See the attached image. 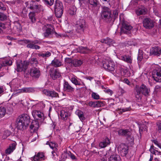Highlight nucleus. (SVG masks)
Here are the masks:
<instances>
[{
  "mask_svg": "<svg viewBox=\"0 0 161 161\" xmlns=\"http://www.w3.org/2000/svg\"><path fill=\"white\" fill-rule=\"evenodd\" d=\"M64 90L72 93L74 91V88L72 87L67 81H65L63 85Z\"/></svg>",
  "mask_w": 161,
  "mask_h": 161,
  "instance_id": "412c9836",
  "label": "nucleus"
},
{
  "mask_svg": "<svg viewBox=\"0 0 161 161\" xmlns=\"http://www.w3.org/2000/svg\"><path fill=\"white\" fill-rule=\"evenodd\" d=\"M127 44L130 46L133 45L134 46L137 45V43L136 42V40L135 39H133L130 41H128L127 42Z\"/></svg>",
  "mask_w": 161,
  "mask_h": 161,
  "instance_id": "09e8293b",
  "label": "nucleus"
},
{
  "mask_svg": "<svg viewBox=\"0 0 161 161\" xmlns=\"http://www.w3.org/2000/svg\"><path fill=\"white\" fill-rule=\"evenodd\" d=\"M154 22L149 18L145 19L143 21V25L146 29H150L153 27Z\"/></svg>",
  "mask_w": 161,
  "mask_h": 161,
  "instance_id": "ddd939ff",
  "label": "nucleus"
},
{
  "mask_svg": "<svg viewBox=\"0 0 161 161\" xmlns=\"http://www.w3.org/2000/svg\"><path fill=\"white\" fill-rule=\"evenodd\" d=\"M147 58L146 57L143 55V52L142 50H139V51L137 59L138 61H141L142 59L143 58Z\"/></svg>",
  "mask_w": 161,
  "mask_h": 161,
  "instance_id": "4c0bfd02",
  "label": "nucleus"
},
{
  "mask_svg": "<svg viewBox=\"0 0 161 161\" xmlns=\"http://www.w3.org/2000/svg\"><path fill=\"white\" fill-rule=\"evenodd\" d=\"M146 9L144 8H139L136 11V13L137 15L145 14L146 13Z\"/></svg>",
  "mask_w": 161,
  "mask_h": 161,
  "instance_id": "58836bf2",
  "label": "nucleus"
},
{
  "mask_svg": "<svg viewBox=\"0 0 161 161\" xmlns=\"http://www.w3.org/2000/svg\"><path fill=\"white\" fill-rule=\"evenodd\" d=\"M153 148L154 146H151L149 150L150 151L151 153L156 155V153H155V150Z\"/></svg>",
  "mask_w": 161,
  "mask_h": 161,
  "instance_id": "052dcab7",
  "label": "nucleus"
},
{
  "mask_svg": "<svg viewBox=\"0 0 161 161\" xmlns=\"http://www.w3.org/2000/svg\"><path fill=\"white\" fill-rule=\"evenodd\" d=\"M153 142L159 147L161 148V144L159 143L156 140H154L153 141Z\"/></svg>",
  "mask_w": 161,
  "mask_h": 161,
  "instance_id": "680f3d73",
  "label": "nucleus"
},
{
  "mask_svg": "<svg viewBox=\"0 0 161 161\" xmlns=\"http://www.w3.org/2000/svg\"><path fill=\"white\" fill-rule=\"evenodd\" d=\"M44 53L46 58L48 57L51 55V53L48 51H47Z\"/></svg>",
  "mask_w": 161,
  "mask_h": 161,
  "instance_id": "774afa93",
  "label": "nucleus"
},
{
  "mask_svg": "<svg viewBox=\"0 0 161 161\" xmlns=\"http://www.w3.org/2000/svg\"><path fill=\"white\" fill-rule=\"evenodd\" d=\"M123 82L127 84L128 85H130V83L129 81L127 79V78H125L124 80H123Z\"/></svg>",
  "mask_w": 161,
  "mask_h": 161,
  "instance_id": "0e129e2a",
  "label": "nucleus"
},
{
  "mask_svg": "<svg viewBox=\"0 0 161 161\" xmlns=\"http://www.w3.org/2000/svg\"><path fill=\"white\" fill-rule=\"evenodd\" d=\"M2 64L3 65V67L7 65H11L12 64V61L9 60L8 61H6L5 63H3Z\"/></svg>",
  "mask_w": 161,
  "mask_h": 161,
  "instance_id": "13d9d810",
  "label": "nucleus"
},
{
  "mask_svg": "<svg viewBox=\"0 0 161 161\" xmlns=\"http://www.w3.org/2000/svg\"><path fill=\"white\" fill-rule=\"evenodd\" d=\"M16 145L17 143L15 142L10 144L8 147L5 150L6 154L9 155L12 153L15 149Z\"/></svg>",
  "mask_w": 161,
  "mask_h": 161,
  "instance_id": "6ab92c4d",
  "label": "nucleus"
},
{
  "mask_svg": "<svg viewBox=\"0 0 161 161\" xmlns=\"http://www.w3.org/2000/svg\"><path fill=\"white\" fill-rule=\"evenodd\" d=\"M130 109V108H127L122 109H120L119 110L118 113L119 114H121L123 112L129 111Z\"/></svg>",
  "mask_w": 161,
  "mask_h": 161,
  "instance_id": "864d4df0",
  "label": "nucleus"
},
{
  "mask_svg": "<svg viewBox=\"0 0 161 161\" xmlns=\"http://www.w3.org/2000/svg\"><path fill=\"white\" fill-rule=\"evenodd\" d=\"M76 8L75 6L71 7L68 11L69 13L71 15H74L76 14Z\"/></svg>",
  "mask_w": 161,
  "mask_h": 161,
  "instance_id": "a19ab883",
  "label": "nucleus"
},
{
  "mask_svg": "<svg viewBox=\"0 0 161 161\" xmlns=\"http://www.w3.org/2000/svg\"><path fill=\"white\" fill-rule=\"evenodd\" d=\"M30 62L31 64H34L36 65L38 63L37 59L36 58H31L30 60Z\"/></svg>",
  "mask_w": 161,
  "mask_h": 161,
  "instance_id": "de8ad7c7",
  "label": "nucleus"
},
{
  "mask_svg": "<svg viewBox=\"0 0 161 161\" xmlns=\"http://www.w3.org/2000/svg\"><path fill=\"white\" fill-rule=\"evenodd\" d=\"M113 15L114 17V19H115L118 16V10L116 9L114 10L113 12Z\"/></svg>",
  "mask_w": 161,
  "mask_h": 161,
  "instance_id": "4d7b16f0",
  "label": "nucleus"
},
{
  "mask_svg": "<svg viewBox=\"0 0 161 161\" xmlns=\"http://www.w3.org/2000/svg\"><path fill=\"white\" fill-rule=\"evenodd\" d=\"M10 135V132L8 130H7L4 131L2 136V138L3 139H6Z\"/></svg>",
  "mask_w": 161,
  "mask_h": 161,
  "instance_id": "a18cd8bd",
  "label": "nucleus"
},
{
  "mask_svg": "<svg viewBox=\"0 0 161 161\" xmlns=\"http://www.w3.org/2000/svg\"><path fill=\"white\" fill-rule=\"evenodd\" d=\"M50 73L51 76L54 80L59 78L60 76V73L58 71L57 69L55 70L53 72H52L51 71Z\"/></svg>",
  "mask_w": 161,
  "mask_h": 161,
  "instance_id": "c85d7f7f",
  "label": "nucleus"
},
{
  "mask_svg": "<svg viewBox=\"0 0 161 161\" xmlns=\"http://www.w3.org/2000/svg\"><path fill=\"white\" fill-rule=\"evenodd\" d=\"M135 90L136 92V97L138 99L141 98L142 94L147 96L149 95L150 92V89L143 84L140 86L136 85L135 87Z\"/></svg>",
  "mask_w": 161,
  "mask_h": 161,
  "instance_id": "f03ea898",
  "label": "nucleus"
},
{
  "mask_svg": "<svg viewBox=\"0 0 161 161\" xmlns=\"http://www.w3.org/2000/svg\"><path fill=\"white\" fill-rule=\"evenodd\" d=\"M118 150L122 156H125L128 152V147L125 144H121L118 147Z\"/></svg>",
  "mask_w": 161,
  "mask_h": 161,
  "instance_id": "4468645a",
  "label": "nucleus"
},
{
  "mask_svg": "<svg viewBox=\"0 0 161 161\" xmlns=\"http://www.w3.org/2000/svg\"><path fill=\"white\" fill-rule=\"evenodd\" d=\"M157 130L159 133H161V120H158L156 123Z\"/></svg>",
  "mask_w": 161,
  "mask_h": 161,
  "instance_id": "37998d69",
  "label": "nucleus"
},
{
  "mask_svg": "<svg viewBox=\"0 0 161 161\" xmlns=\"http://www.w3.org/2000/svg\"><path fill=\"white\" fill-rule=\"evenodd\" d=\"M7 16L6 15L0 12V20L2 21H3L6 19Z\"/></svg>",
  "mask_w": 161,
  "mask_h": 161,
  "instance_id": "3c124183",
  "label": "nucleus"
},
{
  "mask_svg": "<svg viewBox=\"0 0 161 161\" xmlns=\"http://www.w3.org/2000/svg\"><path fill=\"white\" fill-rule=\"evenodd\" d=\"M75 85H81L80 80L77 78L76 76H72L70 80Z\"/></svg>",
  "mask_w": 161,
  "mask_h": 161,
  "instance_id": "7c9ffc66",
  "label": "nucleus"
},
{
  "mask_svg": "<svg viewBox=\"0 0 161 161\" xmlns=\"http://www.w3.org/2000/svg\"><path fill=\"white\" fill-rule=\"evenodd\" d=\"M155 91L158 92L161 90V86L158 85H157L155 86Z\"/></svg>",
  "mask_w": 161,
  "mask_h": 161,
  "instance_id": "338daca9",
  "label": "nucleus"
},
{
  "mask_svg": "<svg viewBox=\"0 0 161 161\" xmlns=\"http://www.w3.org/2000/svg\"><path fill=\"white\" fill-rule=\"evenodd\" d=\"M150 54L157 56H159L161 53V49L158 47H153L150 49Z\"/></svg>",
  "mask_w": 161,
  "mask_h": 161,
  "instance_id": "5701e85b",
  "label": "nucleus"
},
{
  "mask_svg": "<svg viewBox=\"0 0 161 161\" xmlns=\"http://www.w3.org/2000/svg\"><path fill=\"white\" fill-rule=\"evenodd\" d=\"M120 59L128 63H131L132 59L131 57L129 56L124 55L120 57Z\"/></svg>",
  "mask_w": 161,
  "mask_h": 161,
  "instance_id": "c756f323",
  "label": "nucleus"
},
{
  "mask_svg": "<svg viewBox=\"0 0 161 161\" xmlns=\"http://www.w3.org/2000/svg\"><path fill=\"white\" fill-rule=\"evenodd\" d=\"M43 92L46 96L51 97H59L58 93L53 90L50 91L47 89H44Z\"/></svg>",
  "mask_w": 161,
  "mask_h": 161,
  "instance_id": "a211bd4d",
  "label": "nucleus"
},
{
  "mask_svg": "<svg viewBox=\"0 0 161 161\" xmlns=\"http://www.w3.org/2000/svg\"><path fill=\"white\" fill-rule=\"evenodd\" d=\"M29 17L31 22L32 23H35L36 22V19L34 12H30L29 14Z\"/></svg>",
  "mask_w": 161,
  "mask_h": 161,
  "instance_id": "72a5a7b5",
  "label": "nucleus"
},
{
  "mask_svg": "<svg viewBox=\"0 0 161 161\" xmlns=\"http://www.w3.org/2000/svg\"><path fill=\"white\" fill-rule=\"evenodd\" d=\"M46 144L48 145L50 147L53 149V150L57 151L58 149L57 148V145L56 143L47 141V142Z\"/></svg>",
  "mask_w": 161,
  "mask_h": 161,
  "instance_id": "c9c22d12",
  "label": "nucleus"
},
{
  "mask_svg": "<svg viewBox=\"0 0 161 161\" xmlns=\"http://www.w3.org/2000/svg\"><path fill=\"white\" fill-rule=\"evenodd\" d=\"M103 66L105 69L110 72L114 71L115 69L114 63L111 60H104L103 62Z\"/></svg>",
  "mask_w": 161,
  "mask_h": 161,
  "instance_id": "423d86ee",
  "label": "nucleus"
},
{
  "mask_svg": "<svg viewBox=\"0 0 161 161\" xmlns=\"http://www.w3.org/2000/svg\"><path fill=\"white\" fill-rule=\"evenodd\" d=\"M78 52L82 54H87L90 52V50L87 47H79L77 48Z\"/></svg>",
  "mask_w": 161,
  "mask_h": 161,
  "instance_id": "b1692460",
  "label": "nucleus"
},
{
  "mask_svg": "<svg viewBox=\"0 0 161 161\" xmlns=\"http://www.w3.org/2000/svg\"><path fill=\"white\" fill-rule=\"evenodd\" d=\"M32 114L35 119L40 120L41 122L43 121L45 118L44 114L38 110H33Z\"/></svg>",
  "mask_w": 161,
  "mask_h": 161,
  "instance_id": "9d476101",
  "label": "nucleus"
},
{
  "mask_svg": "<svg viewBox=\"0 0 161 161\" xmlns=\"http://www.w3.org/2000/svg\"><path fill=\"white\" fill-rule=\"evenodd\" d=\"M152 76L156 82H161V69H159L153 71L152 73Z\"/></svg>",
  "mask_w": 161,
  "mask_h": 161,
  "instance_id": "dca6fc26",
  "label": "nucleus"
},
{
  "mask_svg": "<svg viewBox=\"0 0 161 161\" xmlns=\"http://www.w3.org/2000/svg\"><path fill=\"white\" fill-rule=\"evenodd\" d=\"M113 154L112 151H111L110 149L109 150L107 151L105 155H104V157H106V158H107V157H108L109 156H110L111 155H113L112 154Z\"/></svg>",
  "mask_w": 161,
  "mask_h": 161,
  "instance_id": "6e6d98bb",
  "label": "nucleus"
},
{
  "mask_svg": "<svg viewBox=\"0 0 161 161\" xmlns=\"http://www.w3.org/2000/svg\"><path fill=\"white\" fill-rule=\"evenodd\" d=\"M46 27L45 32L43 33V35L45 37H50L55 35L57 37L61 36L54 31V29L51 24H47L45 25Z\"/></svg>",
  "mask_w": 161,
  "mask_h": 161,
  "instance_id": "39448f33",
  "label": "nucleus"
},
{
  "mask_svg": "<svg viewBox=\"0 0 161 161\" xmlns=\"http://www.w3.org/2000/svg\"><path fill=\"white\" fill-rule=\"evenodd\" d=\"M39 125L37 121H34L30 126V128L31 130H32L33 131H35L38 128Z\"/></svg>",
  "mask_w": 161,
  "mask_h": 161,
  "instance_id": "e433bc0d",
  "label": "nucleus"
},
{
  "mask_svg": "<svg viewBox=\"0 0 161 161\" xmlns=\"http://www.w3.org/2000/svg\"><path fill=\"white\" fill-rule=\"evenodd\" d=\"M104 91L106 93L109 94L110 95H112L113 93L112 91L110 89H106L104 90Z\"/></svg>",
  "mask_w": 161,
  "mask_h": 161,
  "instance_id": "69168bd1",
  "label": "nucleus"
},
{
  "mask_svg": "<svg viewBox=\"0 0 161 161\" xmlns=\"http://www.w3.org/2000/svg\"><path fill=\"white\" fill-rule=\"evenodd\" d=\"M19 92L26 93H33L35 92L34 89L32 87H24L19 90Z\"/></svg>",
  "mask_w": 161,
  "mask_h": 161,
  "instance_id": "393cba45",
  "label": "nucleus"
},
{
  "mask_svg": "<svg viewBox=\"0 0 161 161\" xmlns=\"http://www.w3.org/2000/svg\"><path fill=\"white\" fill-rule=\"evenodd\" d=\"M92 96L93 98L95 99H98L99 98V95L97 93L95 92L92 93Z\"/></svg>",
  "mask_w": 161,
  "mask_h": 161,
  "instance_id": "bf43d9fd",
  "label": "nucleus"
},
{
  "mask_svg": "<svg viewBox=\"0 0 161 161\" xmlns=\"http://www.w3.org/2000/svg\"><path fill=\"white\" fill-rule=\"evenodd\" d=\"M103 103L100 101H97L95 102V108L100 107L103 106Z\"/></svg>",
  "mask_w": 161,
  "mask_h": 161,
  "instance_id": "49530a36",
  "label": "nucleus"
},
{
  "mask_svg": "<svg viewBox=\"0 0 161 161\" xmlns=\"http://www.w3.org/2000/svg\"><path fill=\"white\" fill-rule=\"evenodd\" d=\"M111 12L110 8L105 6L102 7L101 17L107 22H110L112 20Z\"/></svg>",
  "mask_w": 161,
  "mask_h": 161,
  "instance_id": "20e7f679",
  "label": "nucleus"
},
{
  "mask_svg": "<svg viewBox=\"0 0 161 161\" xmlns=\"http://www.w3.org/2000/svg\"><path fill=\"white\" fill-rule=\"evenodd\" d=\"M118 132L119 135L126 137L128 143H130V145L133 144L134 138L130 130L127 129H121L118 130Z\"/></svg>",
  "mask_w": 161,
  "mask_h": 161,
  "instance_id": "7ed1b4c3",
  "label": "nucleus"
},
{
  "mask_svg": "<svg viewBox=\"0 0 161 161\" xmlns=\"http://www.w3.org/2000/svg\"><path fill=\"white\" fill-rule=\"evenodd\" d=\"M89 3L94 7L97 6L98 4L97 0H88Z\"/></svg>",
  "mask_w": 161,
  "mask_h": 161,
  "instance_id": "c03bdc74",
  "label": "nucleus"
},
{
  "mask_svg": "<svg viewBox=\"0 0 161 161\" xmlns=\"http://www.w3.org/2000/svg\"><path fill=\"white\" fill-rule=\"evenodd\" d=\"M28 8L33 10L36 12H39L43 10V6L41 4L36 3H31Z\"/></svg>",
  "mask_w": 161,
  "mask_h": 161,
  "instance_id": "f8f14e48",
  "label": "nucleus"
},
{
  "mask_svg": "<svg viewBox=\"0 0 161 161\" xmlns=\"http://www.w3.org/2000/svg\"><path fill=\"white\" fill-rule=\"evenodd\" d=\"M139 131L140 134H141L143 132V130H146V127L144 125H142L139 127Z\"/></svg>",
  "mask_w": 161,
  "mask_h": 161,
  "instance_id": "603ef678",
  "label": "nucleus"
},
{
  "mask_svg": "<svg viewBox=\"0 0 161 161\" xmlns=\"http://www.w3.org/2000/svg\"><path fill=\"white\" fill-rule=\"evenodd\" d=\"M29 62L27 61H19L17 62V71L18 72L25 71L27 68Z\"/></svg>",
  "mask_w": 161,
  "mask_h": 161,
  "instance_id": "9b49d317",
  "label": "nucleus"
},
{
  "mask_svg": "<svg viewBox=\"0 0 161 161\" xmlns=\"http://www.w3.org/2000/svg\"><path fill=\"white\" fill-rule=\"evenodd\" d=\"M120 157L117 154L111 155L109 158V161H121Z\"/></svg>",
  "mask_w": 161,
  "mask_h": 161,
  "instance_id": "2f4dec72",
  "label": "nucleus"
},
{
  "mask_svg": "<svg viewBox=\"0 0 161 161\" xmlns=\"http://www.w3.org/2000/svg\"><path fill=\"white\" fill-rule=\"evenodd\" d=\"M54 9L56 16L58 18L61 17L63 14V3L61 1L59 0L56 1Z\"/></svg>",
  "mask_w": 161,
  "mask_h": 161,
  "instance_id": "0eeeda50",
  "label": "nucleus"
},
{
  "mask_svg": "<svg viewBox=\"0 0 161 161\" xmlns=\"http://www.w3.org/2000/svg\"><path fill=\"white\" fill-rule=\"evenodd\" d=\"M70 152L64 151L62 153V159L65 160L67 158H69V153Z\"/></svg>",
  "mask_w": 161,
  "mask_h": 161,
  "instance_id": "79ce46f5",
  "label": "nucleus"
},
{
  "mask_svg": "<svg viewBox=\"0 0 161 161\" xmlns=\"http://www.w3.org/2000/svg\"><path fill=\"white\" fill-rule=\"evenodd\" d=\"M44 157V153H39L36 154L34 157V161L42 160V159Z\"/></svg>",
  "mask_w": 161,
  "mask_h": 161,
  "instance_id": "473e14b6",
  "label": "nucleus"
},
{
  "mask_svg": "<svg viewBox=\"0 0 161 161\" xmlns=\"http://www.w3.org/2000/svg\"><path fill=\"white\" fill-rule=\"evenodd\" d=\"M101 42L102 43L106 44L109 46L113 45L114 46V44L115 43V42L114 40L108 37L105 39H101Z\"/></svg>",
  "mask_w": 161,
  "mask_h": 161,
  "instance_id": "a878e982",
  "label": "nucleus"
},
{
  "mask_svg": "<svg viewBox=\"0 0 161 161\" xmlns=\"http://www.w3.org/2000/svg\"><path fill=\"white\" fill-rule=\"evenodd\" d=\"M36 1L37 2H39L40 1V0H31V1L26 2L25 4L26 5V7H28V6H29L28 5V4H29L30 5V4L31 3H35V2Z\"/></svg>",
  "mask_w": 161,
  "mask_h": 161,
  "instance_id": "5fc2aeb1",
  "label": "nucleus"
},
{
  "mask_svg": "<svg viewBox=\"0 0 161 161\" xmlns=\"http://www.w3.org/2000/svg\"><path fill=\"white\" fill-rule=\"evenodd\" d=\"M16 127L19 130L23 129L24 127L27 126L30 122V117L26 114H23L19 116L16 121Z\"/></svg>",
  "mask_w": 161,
  "mask_h": 161,
  "instance_id": "f257e3e1",
  "label": "nucleus"
},
{
  "mask_svg": "<svg viewBox=\"0 0 161 161\" xmlns=\"http://www.w3.org/2000/svg\"><path fill=\"white\" fill-rule=\"evenodd\" d=\"M110 143L109 140L108 138H106L102 142L99 143V146L101 148H104Z\"/></svg>",
  "mask_w": 161,
  "mask_h": 161,
  "instance_id": "cd10ccee",
  "label": "nucleus"
},
{
  "mask_svg": "<svg viewBox=\"0 0 161 161\" xmlns=\"http://www.w3.org/2000/svg\"><path fill=\"white\" fill-rule=\"evenodd\" d=\"M76 27L77 32L80 33L83 32L86 27L85 20L83 19H80L77 21Z\"/></svg>",
  "mask_w": 161,
  "mask_h": 161,
  "instance_id": "1a4fd4ad",
  "label": "nucleus"
},
{
  "mask_svg": "<svg viewBox=\"0 0 161 161\" xmlns=\"http://www.w3.org/2000/svg\"><path fill=\"white\" fill-rule=\"evenodd\" d=\"M51 64L55 67H60L63 65L62 61L57 58H54L52 61Z\"/></svg>",
  "mask_w": 161,
  "mask_h": 161,
  "instance_id": "aec40b11",
  "label": "nucleus"
},
{
  "mask_svg": "<svg viewBox=\"0 0 161 161\" xmlns=\"http://www.w3.org/2000/svg\"><path fill=\"white\" fill-rule=\"evenodd\" d=\"M132 28V27L127 22H123L122 23V27L121 28L122 31L125 32V30L130 31Z\"/></svg>",
  "mask_w": 161,
  "mask_h": 161,
  "instance_id": "bb28decb",
  "label": "nucleus"
},
{
  "mask_svg": "<svg viewBox=\"0 0 161 161\" xmlns=\"http://www.w3.org/2000/svg\"><path fill=\"white\" fill-rule=\"evenodd\" d=\"M65 61L67 63L70 64L71 66L75 67L79 66L83 63V61L80 60L75 59L71 60L69 58H66Z\"/></svg>",
  "mask_w": 161,
  "mask_h": 161,
  "instance_id": "2eb2a0df",
  "label": "nucleus"
},
{
  "mask_svg": "<svg viewBox=\"0 0 161 161\" xmlns=\"http://www.w3.org/2000/svg\"><path fill=\"white\" fill-rule=\"evenodd\" d=\"M70 115V113L65 109L62 110L60 111V116L62 119L64 120H66L67 119Z\"/></svg>",
  "mask_w": 161,
  "mask_h": 161,
  "instance_id": "4be33fe9",
  "label": "nucleus"
},
{
  "mask_svg": "<svg viewBox=\"0 0 161 161\" xmlns=\"http://www.w3.org/2000/svg\"><path fill=\"white\" fill-rule=\"evenodd\" d=\"M45 2L46 4L49 6H51L54 3V0H43Z\"/></svg>",
  "mask_w": 161,
  "mask_h": 161,
  "instance_id": "8fccbe9b",
  "label": "nucleus"
},
{
  "mask_svg": "<svg viewBox=\"0 0 161 161\" xmlns=\"http://www.w3.org/2000/svg\"><path fill=\"white\" fill-rule=\"evenodd\" d=\"M0 9L2 10H5L6 9V7L1 2H0Z\"/></svg>",
  "mask_w": 161,
  "mask_h": 161,
  "instance_id": "e2e57ef3",
  "label": "nucleus"
},
{
  "mask_svg": "<svg viewBox=\"0 0 161 161\" xmlns=\"http://www.w3.org/2000/svg\"><path fill=\"white\" fill-rule=\"evenodd\" d=\"M6 113V109L4 106L0 107V118L3 117Z\"/></svg>",
  "mask_w": 161,
  "mask_h": 161,
  "instance_id": "ea45409f",
  "label": "nucleus"
},
{
  "mask_svg": "<svg viewBox=\"0 0 161 161\" xmlns=\"http://www.w3.org/2000/svg\"><path fill=\"white\" fill-rule=\"evenodd\" d=\"M75 114L78 116L81 121H82L85 119V118L84 117V114L81 111L79 110H77L75 112Z\"/></svg>",
  "mask_w": 161,
  "mask_h": 161,
  "instance_id": "f704fd0d",
  "label": "nucleus"
},
{
  "mask_svg": "<svg viewBox=\"0 0 161 161\" xmlns=\"http://www.w3.org/2000/svg\"><path fill=\"white\" fill-rule=\"evenodd\" d=\"M30 74L32 77L38 78L40 75V71L38 69L33 67L30 69Z\"/></svg>",
  "mask_w": 161,
  "mask_h": 161,
  "instance_id": "f3484780",
  "label": "nucleus"
},
{
  "mask_svg": "<svg viewBox=\"0 0 161 161\" xmlns=\"http://www.w3.org/2000/svg\"><path fill=\"white\" fill-rule=\"evenodd\" d=\"M24 42L26 44H28L27 47L31 49H35L36 50L39 49L40 47L36 44L39 43V42L38 40L34 41H30L29 40H23Z\"/></svg>",
  "mask_w": 161,
  "mask_h": 161,
  "instance_id": "6e6552de",
  "label": "nucleus"
}]
</instances>
